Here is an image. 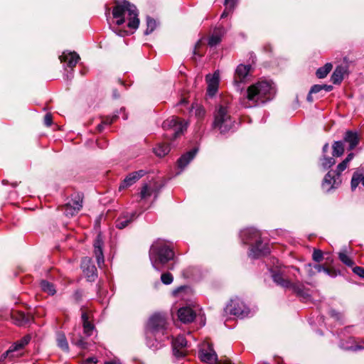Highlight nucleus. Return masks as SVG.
I'll use <instances>...</instances> for the list:
<instances>
[{"instance_id": "nucleus-15", "label": "nucleus", "mask_w": 364, "mask_h": 364, "mask_svg": "<svg viewBox=\"0 0 364 364\" xmlns=\"http://www.w3.org/2000/svg\"><path fill=\"white\" fill-rule=\"evenodd\" d=\"M144 175L145 171L144 170H139L129 173L119 186V190L131 186Z\"/></svg>"}, {"instance_id": "nucleus-57", "label": "nucleus", "mask_w": 364, "mask_h": 364, "mask_svg": "<svg viewBox=\"0 0 364 364\" xmlns=\"http://www.w3.org/2000/svg\"><path fill=\"white\" fill-rule=\"evenodd\" d=\"M328 144H326L323 147V151L325 153L328 151Z\"/></svg>"}, {"instance_id": "nucleus-4", "label": "nucleus", "mask_w": 364, "mask_h": 364, "mask_svg": "<svg viewBox=\"0 0 364 364\" xmlns=\"http://www.w3.org/2000/svg\"><path fill=\"white\" fill-rule=\"evenodd\" d=\"M241 237L245 243L255 242V245L252 248L249 255L250 257L256 258L269 252V248L266 245H262L260 234L256 229L250 228L244 230L241 233Z\"/></svg>"}, {"instance_id": "nucleus-16", "label": "nucleus", "mask_w": 364, "mask_h": 364, "mask_svg": "<svg viewBox=\"0 0 364 364\" xmlns=\"http://www.w3.org/2000/svg\"><path fill=\"white\" fill-rule=\"evenodd\" d=\"M102 244L101 236L97 235L94 242V253L97 259V262L100 268L104 264V256L102 252Z\"/></svg>"}, {"instance_id": "nucleus-22", "label": "nucleus", "mask_w": 364, "mask_h": 364, "mask_svg": "<svg viewBox=\"0 0 364 364\" xmlns=\"http://www.w3.org/2000/svg\"><path fill=\"white\" fill-rule=\"evenodd\" d=\"M343 140L345 142L348 144L349 150L354 149L359 141L357 133L350 131H348L346 133Z\"/></svg>"}, {"instance_id": "nucleus-31", "label": "nucleus", "mask_w": 364, "mask_h": 364, "mask_svg": "<svg viewBox=\"0 0 364 364\" xmlns=\"http://www.w3.org/2000/svg\"><path fill=\"white\" fill-rule=\"evenodd\" d=\"M333 65L331 63H327L324 66L318 68L316 71V76L318 78H324L331 70Z\"/></svg>"}, {"instance_id": "nucleus-58", "label": "nucleus", "mask_w": 364, "mask_h": 364, "mask_svg": "<svg viewBox=\"0 0 364 364\" xmlns=\"http://www.w3.org/2000/svg\"><path fill=\"white\" fill-rule=\"evenodd\" d=\"M311 94H310V93H309V95H308V97H307L308 100H309V101H311Z\"/></svg>"}, {"instance_id": "nucleus-7", "label": "nucleus", "mask_w": 364, "mask_h": 364, "mask_svg": "<svg viewBox=\"0 0 364 364\" xmlns=\"http://www.w3.org/2000/svg\"><path fill=\"white\" fill-rule=\"evenodd\" d=\"M166 326V319L165 316L161 314H154L149 319L146 326L147 332L151 333L163 332Z\"/></svg>"}, {"instance_id": "nucleus-38", "label": "nucleus", "mask_w": 364, "mask_h": 364, "mask_svg": "<svg viewBox=\"0 0 364 364\" xmlns=\"http://www.w3.org/2000/svg\"><path fill=\"white\" fill-rule=\"evenodd\" d=\"M146 25H147V28L145 31V34L149 35V33L153 32L154 31V29L156 28V22L155 20L148 17L146 18Z\"/></svg>"}, {"instance_id": "nucleus-30", "label": "nucleus", "mask_w": 364, "mask_h": 364, "mask_svg": "<svg viewBox=\"0 0 364 364\" xmlns=\"http://www.w3.org/2000/svg\"><path fill=\"white\" fill-rule=\"evenodd\" d=\"M333 148V156L335 157H340L344 152V146L342 141H338L334 142L332 146Z\"/></svg>"}, {"instance_id": "nucleus-26", "label": "nucleus", "mask_w": 364, "mask_h": 364, "mask_svg": "<svg viewBox=\"0 0 364 364\" xmlns=\"http://www.w3.org/2000/svg\"><path fill=\"white\" fill-rule=\"evenodd\" d=\"M82 320L83 322V331L84 333L87 336H90L94 328L93 325L88 321V316L85 312L82 314Z\"/></svg>"}, {"instance_id": "nucleus-46", "label": "nucleus", "mask_w": 364, "mask_h": 364, "mask_svg": "<svg viewBox=\"0 0 364 364\" xmlns=\"http://www.w3.org/2000/svg\"><path fill=\"white\" fill-rule=\"evenodd\" d=\"M44 123L46 126H50L52 124V116L50 114H46L44 117Z\"/></svg>"}, {"instance_id": "nucleus-23", "label": "nucleus", "mask_w": 364, "mask_h": 364, "mask_svg": "<svg viewBox=\"0 0 364 364\" xmlns=\"http://www.w3.org/2000/svg\"><path fill=\"white\" fill-rule=\"evenodd\" d=\"M339 182H336V179L334 178V176H331V172H328L323 181L322 183V188L326 191H329L334 187H336V185H338Z\"/></svg>"}, {"instance_id": "nucleus-1", "label": "nucleus", "mask_w": 364, "mask_h": 364, "mask_svg": "<svg viewBox=\"0 0 364 364\" xmlns=\"http://www.w3.org/2000/svg\"><path fill=\"white\" fill-rule=\"evenodd\" d=\"M112 15L114 18L117 19L116 23L119 26L125 22V16L127 15L129 21L127 26L133 29H136L139 27V19L136 7L127 1H117L116 6L112 10Z\"/></svg>"}, {"instance_id": "nucleus-40", "label": "nucleus", "mask_w": 364, "mask_h": 364, "mask_svg": "<svg viewBox=\"0 0 364 364\" xmlns=\"http://www.w3.org/2000/svg\"><path fill=\"white\" fill-rule=\"evenodd\" d=\"M72 343L82 349H87L88 347V343L85 341V340L80 337L78 340L75 341L74 338L72 340Z\"/></svg>"}, {"instance_id": "nucleus-44", "label": "nucleus", "mask_w": 364, "mask_h": 364, "mask_svg": "<svg viewBox=\"0 0 364 364\" xmlns=\"http://www.w3.org/2000/svg\"><path fill=\"white\" fill-rule=\"evenodd\" d=\"M323 90V85H314L311 90H310V94H312V93H317L318 92H320L321 90Z\"/></svg>"}, {"instance_id": "nucleus-35", "label": "nucleus", "mask_w": 364, "mask_h": 364, "mask_svg": "<svg viewBox=\"0 0 364 364\" xmlns=\"http://www.w3.org/2000/svg\"><path fill=\"white\" fill-rule=\"evenodd\" d=\"M340 260L348 267H353L354 262L351 258L345 252H341L338 255Z\"/></svg>"}, {"instance_id": "nucleus-37", "label": "nucleus", "mask_w": 364, "mask_h": 364, "mask_svg": "<svg viewBox=\"0 0 364 364\" xmlns=\"http://www.w3.org/2000/svg\"><path fill=\"white\" fill-rule=\"evenodd\" d=\"M336 164L333 157H323L321 159V166L323 169H328Z\"/></svg>"}, {"instance_id": "nucleus-55", "label": "nucleus", "mask_w": 364, "mask_h": 364, "mask_svg": "<svg viewBox=\"0 0 364 364\" xmlns=\"http://www.w3.org/2000/svg\"><path fill=\"white\" fill-rule=\"evenodd\" d=\"M323 89L326 91H331L333 89V87L331 85H323Z\"/></svg>"}, {"instance_id": "nucleus-54", "label": "nucleus", "mask_w": 364, "mask_h": 364, "mask_svg": "<svg viewBox=\"0 0 364 364\" xmlns=\"http://www.w3.org/2000/svg\"><path fill=\"white\" fill-rule=\"evenodd\" d=\"M114 117H112V119H107L106 120H105L102 123L104 124H110L112 123L113 120H114Z\"/></svg>"}, {"instance_id": "nucleus-32", "label": "nucleus", "mask_w": 364, "mask_h": 364, "mask_svg": "<svg viewBox=\"0 0 364 364\" xmlns=\"http://www.w3.org/2000/svg\"><path fill=\"white\" fill-rule=\"evenodd\" d=\"M57 343L59 348L62 350L68 352L69 346L66 337L63 333H58L57 336Z\"/></svg>"}, {"instance_id": "nucleus-52", "label": "nucleus", "mask_w": 364, "mask_h": 364, "mask_svg": "<svg viewBox=\"0 0 364 364\" xmlns=\"http://www.w3.org/2000/svg\"><path fill=\"white\" fill-rule=\"evenodd\" d=\"M228 10L231 11L230 9L229 6H226L225 10L223 11V13L221 15V18H225V17H226L228 15V14H229Z\"/></svg>"}, {"instance_id": "nucleus-21", "label": "nucleus", "mask_w": 364, "mask_h": 364, "mask_svg": "<svg viewBox=\"0 0 364 364\" xmlns=\"http://www.w3.org/2000/svg\"><path fill=\"white\" fill-rule=\"evenodd\" d=\"M198 151L197 149H193V150L187 152L186 154L181 156L178 160V165L179 168L181 169L184 168L190 161L194 158L196 153Z\"/></svg>"}, {"instance_id": "nucleus-8", "label": "nucleus", "mask_w": 364, "mask_h": 364, "mask_svg": "<svg viewBox=\"0 0 364 364\" xmlns=\"http://www.w3.org/2000/svg\"><path fill=\"white\" fill-rule=\"evenodd\" d=\"M83 198L81 194L73 196L71 200L63 207L64 214L67 217H73L82 208Z\"/></svg>"}, {"instance_id": "nucleus-25", "label": "nucleus", "mask_w": 364, "mask_h": 364, "mask_svg": "<svg viewBox=\"0 0 364 364\" xmlns=\"http://www.w3.org/2000/svg\"><path fill=\"white\" fill-rule=\"evenodd\" d=\"M32 319V316L23 312H18L15 316L16 323L18 326H23L28 323Z\"/></svg>"}, {"instance_id": "nucleus-3", "label": "nucleus", "mask_w": 364, "mask_h": 364, "mask_svg": "<svg viewBox=\"0 0 364 364\" xmlns=\"http://www.w3.org/2000/svg\"><path fill=\"white\" fill-rule=\"evenodd\" d=\"M149 257L153 267L159 271V264L164 265L173 259L174 253L164 241L157 240L151 247Z\"/></svg>"}, {"instance_id": "nucleus-42", "label": "nucleus", "mask_w": 364, "mask_h": 364, "mask_svg": "<svg viewBox=\"0 0 364 364\" xmlns=\"http://www.w3.org/2000/svg\"><path fill=\"white\" fill-rule=\"evenodd\" d=\"M313 259L315 262H319L323 259V252L320 250H314L312 255Z\"/></svg>"}, {"instance_id": "nucleus-43", "label": "nucleus", "mask_w": 364, "mask_h": 364, "mask_svg": "<svg viewBox=\"0 0 364 364\" xmlns=\"http://www.w3.org/2000/svg\"><path fill=\"white\" fill-rule=\"evenodd\" d=\"M314 268L316 269V271L318 272H324L325 273H326L327 274H328L330 276H334L333 274H331V270L329 269L326 268L321 265H319V264L315 265Z\"/></svg>"}, {"instance_id": "nucleus-47", "label": "nucleus", "mask_w": 364, "mask_h": 364, "mask_svg": "<svg viewBox=\"0 0 364 364\" xmlns=\"http://www.w3.org/2000/svg\"><path fill=\"white\" fill-rule=\"evenodd\" d=\"M236 3V0H225L226 6H229L230 10H232Z\"/></svg>"}, {"instance_id": "nucleus-24", "label": "nucleus", "mask_w": 364, "mask_h": 364, "mask_svg": "<svg viewBox=\"0 0 364 364\" xmlns=\"http://www.w3.org/2000/svg\"><path fill=\"white\" fill-rule=\"evenodd\" d=\"M223 33L224 30L223 28H218L215 31L208 40V45L210 46H215L218 45L221 41V37Z\"/></svg>"}, {"instance_id": "nucleus-10", "label": "nucleus", "mask_w": 364, "mask_h": 364, "mask_svg": "<svg viewBox=\"0 0 364 364\" xmlns=\"http://www.w3.org/2000/svg\"><path fill=\"white\" fill-rule=\"evenodd\" d=\"M173 353L176 358H183L187 354V341L183 336H178L172 343Z\"/></svg>"}, {"instance_id": "nucleus-9", "label": "nucleus", "mask_w": 364, "mask_h": 364, "mask_svg": "<svg viewBox=\"0 0 364 364\" xmlns=\"http://www.w3.org/2000/svg\"><path fill=\"white\" fill-rule=\"evenodd\" d=\"M225 311L229 312L230 314L237 316H243L247 314V311L244 303L238 298L232 299L227 305Z\"/></svg>"}, {"instance_id": "nucleus-51", "label": "nucleus", "mask_w": 364, "mask_h": 364, "mask_svg": "<svg viewBox=\"0 0 364 364\" xmlns=\"http://www.w3.org/2000/svg\"><path fill=\"white\" fill-rule=\"evenodd\" d=\"M104 364H122L119 359L114 358L112 360L106 361Z\"/></svg>"}, {"instance_id": "nucleus-12", "label": "nucleus", "mask_w": 364, "mask_h": 364, "mask_svg": "<svg viewBox=\"0 0 364 364\" xmlns=\"http://www.w3.org/2000/svg\"><path fill=\"white\" fill-rule=\"evenodd\" d=\"M219 80L220 74L218 71H215L213 75H206V81L208 83L207 92L209 96L213 97L216 94L218 89Z\"/></svg>"}, {"instance_id": "nucleus-29", "label": "nucleus", "mask_w": 364, "mask_h": 364, "mask_svg": "<svg viewBox=\"0 0 364 364\" xmlns=\"http://www.w3.org/2000/svg\"><path fill=\"white\" fill-rule=\"evenodd\" d=\"M354 154L350 153L349 154L347 157L341 162L340 163L336 168L337 175L339 176L344 170L346 169L348 167V163L352 160L353 158Z\"/></svg>"}, {"instance_id": "nucleus-18", "label": "nucleus", "mask_w": 364, "mask_h": 364, "mask_svg": "<svg viewBox=\"0 0 364 364\" xmlns=\"http://www.w3.org/2000/svg\"><path fill=\"white\" fill-rule=\"evenodd\" d=\"M250 68V66L247 65H239L235 70V82L236 83L242 82L248 75Z\"/></svg>"}, {"instance_id": "nucleus-59", "label": "nucleus", "mask_w": 364, "mask_h": 364, "mask_svg": "<svg viewBox=\"0 0 364 364\" xmlns=\"http://www.w3.org/2000/svg\"><path fill=\"white\" fill-rule=\"evenodd\" d=\"M311 267V265L310 264L307 265V267Z\"/></svg>"}, {"instance_id": "nucleus-17", "label": "nucleus", "mask_w": 364, "mask_h": 364, "mask_svg": "<svg viewBox=\"0 0 364 364\" xmlns=\"http://www.w3.org/2000/svg\"><path fill=\"white\" fill-rule=\"evenodd\" d=\"M178 316L183 323H190L194 320L196 314L191 308L183 307L178 309Z\"/></svg>"}, {"instance_id": "nucleus-11", "label": "nucleus", "mask_w": 364, "mask_h": 364, "mask_svg": "<svg viewBox=\"0 0 364 364\" xmlns=\"http://www.w3.org/2000/svg\"><path fill=\"white\" fill-rule=\"evenodd\" d=\"M31 341V336L29 335H26L23 337L21 340L14 343L5 353H4L0 358V361L3 362L6 357L10 354L21 351Z\"/></svg>"}, {"instance_id": "nucleus-56", "label": "nucleus", "mask_w": 364, "mask_h": 364, "mask_svg": "<svg viewBox=\"0 0 364 364\" xmlns=\"http://www.w3.org/2000/svg\"><path fill=\"white\" fill-rule=\"evenodd\" d=\"M104 128V124L102 123L97 126V129L99 132H102Z\"/></svg>"}, {"instance_id": "nucleus-45", "label": "nucleus", "mask_w": 364, "mask_h": 364, "mask_svg": "<svg viewBox=\"0 0 364 364\" xmlns=\"http://www.w3.org/2000/svg\"><path fill=\"white\" fill-rule=\"evenodd\" d=\"M353 272L360 277H364V269L362 267H355L353 269Z\"/></svg>"}, {"instance_id": "nucleus-49", "label": "nucleus", "mask_w": 364, "mask_h": 364, "mask_svg": "<svg viewBox=\"0 0 364 364\" xmlns=\"http://www.w3.org/2000/svg\"><path fill=\"white\" fill-rule=\"evenodd\" d=\"M85 364H91V363L97 364V358H95V357L88 358H87V359L85 360Z\"/></svg>"}, {"instance_id": "nucleus-33", "label": "nucleus", "mask_w": 364, "mask_h": 364, "mask_svg": "<svg viewBox=\"0 0 364 364\" xmlns=\"http://www.w3.org/2000/svg\"><path fill=\"white\" fill-rule=\"evenodd\" d=\"M169 151L170 149L167 144H160L154 149L155 154L159 157L164 156L169 152Z\"/></svg>"}, {"instance_id": "nucleus-41", "label": "nucleus", "mask_w": 364, "mask_h": 364, "mask_svg": "<svg viewBox=\"0 0 364 364\" xmlns=\"http://www.w3.org/2000/svg\"><path fill=\"white\" fill-rule=\"evenodd\" d=\"M161 279L164 284H170L173 282V276L171 273H164L161 274Z\"/></svg>"}, {"instance_id": "nucleus-20", "label": "nucleus", "mask_w": 364, "mask_h": 364, "mask_svg": "<svg viewBox=\"0 0 364 364\" xmlns=\"http://www.w3.org/2000/svg\"><path fill=\"white\" fill-rule=\"evenodd\" d=\"M135 217V213H127L119 216L116 220V227L119 229L126 228Z\"/></svg>"}, {"instance_id": "nucleus-6", "label": "nucleus", "mask_w": 364, "mask_h": 364, "mask_svg": "<svg viewBox=\"0 0 364 364\" xmlns=\"http://www.w3.org/2000/svg\"><path fill=\"white\" fill-rule=\"evenodd\" d=\"M162 126L164 129L167 132L166 136L173 140L186 129L187 122L173 116L166 119Z\"/></svg>"}, {"instance_id": "nucleus-28", "label": "nucleus", "mask_w": 364, "mask_h": 364, "mask_svg": "<svg viewBox=\"0 0 364 364\" xmlns=\"http://www.w3.org/2000/svg\"><path fill=\"white\" fill-rule=\"evenodd\" d=\"M343 79V69L342 67H337L333 73L331 80L333 84H339Z\"/></svg>"}, {"instance_id": "nucleus-39", "label": "nucleus", "mask_w": 364, "mask_h": 364, "mask_svg": "<svg viewBox=\"0 0 364 364\" xmlns=\"http://www.w3.org/2000/svg\"><path fill=\"white\" fill-rule=\"evenodd\" d=\"M193 109H194L195 115L198 118L201 119L205 116V111L203 107L196 105V106L193 107Z\"/></svg>"}, {"instance_id": "nucleus-13", "label": "nucleus", "mask_w": 364, "mask_h": 364, "mask_svg": "<svg viewBox=\"0 0 364 364\" xmlns=\"http://www.w3.org/2000/svg\"><path fill=\"white\" fill-rule=\"evenodd\" d=\"M274 281L277 284L286 288H291L295 292L299 295H304L301 285H297L291 283L290 281L283 278L280 274H274L273 275Z\"/></svg>"}, {"instance_id": "nucleus-34", "label": "nucleus", "mask_w": 364, "mask_h": 364, "mask_svg": "<svg viewBox=\"0 0 364 364\" xmlns=\"http://www.w3.org/2000/svg\"><path fill=\"white\" fill-rule=\"evenodd\" d=\"M41 287L43 291L47 292L50 295H53L55 293V290L54 289L53 285L48 282L42 281L41 282Z\"/></svg>"}, {"instance_id": "nucleus-48", "label": "nucleus", "mask_w": 364, "mask_h": 364, "mask_svg": "<svg viewBox=\"0 0 364 364\" xmlns=\"http://www.w3.org/2000/svg\"><path fill=\"white\" fill-rule=\"evenodd\" d=\"M23 355V353H21V351L15 352V353L10 354L9 356L6 357V358L13 360L14 358H19V357L22 356Z\"/></svg>"}, {"instance_id": "nucleus-2", "label": "nucleus", "mask_w": 364, "mask_h": 364, "mask_svg": "<svg viewBox=\"0 0 364 364\" xmlns=\"http://www.w3.org/2000/svg\"><path fill=\"white\" fill-rule=\"evenodd\" d=\"M247 93V100L252 102L250 106L253 107L272 99L275 94V89L272 83L262 81L250 86Z\"/></svg>"}, {"instance_id": "nucleus-36", "label": "nucleus", "mask_w": 364, "mask_h": 364, "mask_svg": "<svg viewBox=\"0 0 364 364\" xmlns=\"http://www.w3.org/2000/svg\"><path fill=\"white\" fill-rule=\"evenodd\" d=\"M153 190L147 185L144 184L140 192L141 199H145L150 197L152 195Z\"/></svg>"}, {"instance_id": "nucleus-53", "label": "nucleus", "mask_w": 364, "mask_h": 364, "mask_svg": "<svg viewBox=\"0 0 364 364\" xmlns=\"http://www.w3.org/2000/svg\"><path fill=\"white\" fill-rule=\"evenodd\" d=\"M200 45V42H198V43L196 44L195 49H194V51H193V54H194V55H197V54H198V48H199Z\"/></svg>"}, {"instance_id": "nucleus-5", "label": "nucleus", "mask_w": 364, "mask_h": 364, "mask_svg": "<svg viewBox=\"0 0 364 364\" xmlns=\"http://www.w3.org/2000/svg\"><path fill=\"white\" fill-rule=\"evenodd\" d=\"M213 126L221 133L229 131L233 126V121L226 106L219 105L215 112Z\"/></svg>"}, {"instance_id": "nucleus-27", "label": "nucleus", "mask_w": 364, "mask_h": 364, "mask_svg": "<svg viewBox=\"0 0 364 364\" xmlns=\"http://www.w3.org/2000/svg\"><path fill=\"white\" fill-rule=\"evenodd\" d=\"M360 183L364 185V176L362 173L355 172L351 179V190L354 191Z\"/></svg>"}, {"instance_id": "nucleus-14", "label": "nucleus", "mask_w": 364, "mask_h": 364, "mask_svg": "<svg viewBox=\"0 0 364 364\" xmlns=\"http://www.w3.org/2000/svg\"><path fill=\"white\" fill-rule=\"evenodd\" d=\"M81 268L85 275L90 279L94 280L96 277V267L92 264V259L90 257H85L82 259L81 263Z\"/></svg>"}, {"instance_id": "nucleus-50", "label": "nucleus", "mask_w": 364, "mask_h": 364, "mask_svg": "<svg viewBox=\"0 0 364 364\" xmlns=\"http://www.w3.org/2000/svg\"><path fill=\"white\" fill-rule=\"evenodd\" d=\"M331 316L334 317L335 318L339 320L342 318V316L340 313L336 312V311L333 310L331 311Z\"/></svg>"}, {"instance_id": "nucleus-19", "label": "nucleus", "mask_w": 364, "mask_h": 364, "mask_svg": "<svg viewBox=\"0 0 364 364\" xmlns=\"http://www.w3.org/2000/svg\"><path fill=\"white\" fill-rule=\"evenodd\" d=\"M60 59L62 62L66 63L68 67L73 68L77 63L80 57L75 52H63Z\"/></svg>"}]
</instances>
